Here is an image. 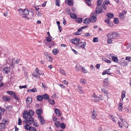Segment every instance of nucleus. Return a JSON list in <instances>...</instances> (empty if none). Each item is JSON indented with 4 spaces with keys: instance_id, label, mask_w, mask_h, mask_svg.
I'll use <instances>...</instances> for the list:
<instances>
[{
    "instance_id": "1",
    "label": "nucleus",
    "mask_w": 131,
    "mask_h": 131,
    "mask_svg": "<svg viewBox=\"0 0 131 131\" xmlns=\"http://www.w3.org/2000/svg\"><path fill=\"white\" fill-rule=\"evenodd\" d=\"M120 35L119 34L115 32H113L109 33L107 36L108 38H111V39H115L119 37Z\"/></svg>"
},
{
    "instance_id": "2",
    "label": "nucleus",
    "mask_w": 131,
    "mask_h": 131,
    "mask_svg": "<svg viewBox=\"0 0 131 131\" xmlns=\"http://www.w3.org/2000/svg\"><path fill=\"white\" fill-rule=\"evenodd\" d=\"M86 45L85 42H81L78 43L75 46V47L78 48H83L85 49V46Z\"/></svg>"
},
{
    "instance_id": "3",
    "label": "nucleus",
    "mask_w": 131,
    "mask_h": 131,
    "mask_svg": "<svg viewBox=\"0 0 131 131\" xmlns=\"http://www.w3.org/2000/svg\"><path fill=\"white\" fill-rule=\"evenodd\" d=\"M92 99L95 102H97L99 101V97L94 93L92 96Z\"/></svg>"
},
{
    "instance_id": "4",
    "label": "nucleus",
    "mask_w": 131,
    "mask_h": 131,
    "mask_svg": "<svg viewBox=\"0 0 131 131\" xmlns=\"http://www.w3.org/2000/svg\"><path fill=\"white\" fill-rule=\"evenodd\" d=\"M3 71L4 73L8 74L10 72V68L9 67H6L3 68Z\"/></svg>"
},
{
    "instance_id": "5",
    "label": "nucleus",
    "mask_w": 131,
    "mask_h": 131,
    "mask_svg": "<svg viewBox=\"0 0 131 131\" xmlns=\"http://www.w3.org/2000/svg\"><path fill=\"white\" fill-rule=\"evenodd\" d=\"M96 13L97 14L101 13H102V7H97L96 8Z\"/></svg>"
},
{
    "instance_id": "6",
    "label": "nucleus",
    "mask_w": 131,
    "mask_h": 131,
    "mask_svg": "<svg viewBox=\"0 0 131 131\" xmlns=\"http://www.w3.org/2000/svg\"><path fill=\"white\" fill-rule=\"evenodd\" d=\"M90 20L92 23H95L97 20V18L94 15L92 16L89 18Z\"/></svg>"
},
{
    "instance_id": "7",
    "label": "nucleus",
    "mask_w": 131,
    "mask_h": 131,
    "mask_svg": "<svg viewBox=\"0 0 131 131\" xmlns=\"http://www.w3.org/2000/svg\"><path fill=\"white\" fill-rule=\"evenodd\" d=\"M38 117L39 119L41 124H44L45 123V120L43 119V117L41 115H38Z\"/></svg>"
},
{
    "instance_id": "8",
    "label": "nucleus",
    "mask_w": 131,
    "mask_h": 131,
    "mask_svg": "<svg viewBox=\"0 0 131 131\" xmlns=\"http://www.w3.org/2000/svg\"><path fill=\"white\" fill-rule=\"evenodd\" d=\"M92 115L91 116V118L93 119H95L97 116V113L96 111H94V109L93 111L91 112Z\"/></svg>"
},
{
    "instance_id": "9",
    "label": "nucleus",
    "mask_w": 131,
    "mask_h": 131,
    "mask_svg": "<svg viewBox=\"0 0 131 131\" xmlns=\"http://www.w3.org/2000/svg\"><path fill=\"white\" fill-rule=\"evenodd\" d=\"M34 122L33 118L31 116H30L28 119V122L29 124L31 125Z\"/></svg>"
},
{
    "instance_id": "10",
    "label": "nucleus",
    "mask_w": 131,
    "mask_h": 131,
    "mask_svg": "<svg viewBox=\"0 0 131 131\" xmlns=\"http://www.w3.org/2000/svg\"><path fill=\"white\" fill-rule=\"evenodd\" d=\"M91 22L89 18H85L84 20H83V23L86 25H88Z\"/></svg>"
},
{
    "instance_id": "11",
    "label": "nucleus",
    "mask_w": 131,
    "mask_h": 131,
    "mask_svg": "<svg viewBox=\"0 0 131 131\" xmlns=\"http://www.w3.org/2000/svg\"><path fill=\"white\" fill-rule=\"evenodd\" d=\"M29 115L27 111H24L23 113V117L25 119H27Z\"/></svg>"
},
{
    "instance_id": "12",
    "label": "nucleus",
    "mask_w": 131,
    "mask_h": 131,
    "mask_svg": "<svg viewBox=\"0 0 131 131\" xmlns=\"http://www.w3.org/2000/svg\"><path fill=\"white\" fill-rule=\"evenodd\" d=\"M29 13V10L27 8L25 9L23 12V14L24 15H28Z\"/></svg>"
},
{
    "instance_id": "13",
    "label": "nucleus",
    "mask_w": 131,
    "mask_h": 131,
    "mask_svg": "<svg viewBox=\"0 0 131 131\" xmlns=\"http://www.w3.org/2000/svg\"><path fill=\"white\" fill-rule=\"evenodd\" d=\"M60 111L59 109L55 108V112L56 115L58 116L59 117L61 116V114L60 112Z\"/></svg>"
},
{
    "instance_id": "14",
    "label": "nucleus",
    "mask_w": 131,
    "mask_h": 131,
    "mask_svg": "<svg viewBox=\"0 0 131 131\" xmlns=\"http://www.w3.org/2000/svg\"><path fill=\"white\" fill-rule=\"evenodd\" d=\"M3 99L5 101H8L11 100V99L8 96H4L3 97Z\"/></svg>"
},
{
    "instance_id": "15",
    "label": "nucleus",
    "mask_w": 131,
    "mask_h": 131,
    "mask_svg": "<svg viewBox=\"0 0 131 131\" xmlns=\"http://www.w3.org/2000/svg\"><path fill=\"white\" fill-rule=\"evenodd\" d=\"M43 99V98L45 100H48L49 99V95L46 94H44L42 95Z\"/></svg>"
},
{
    "instance_id": "16",
    "label": "nucleus",
    "mask_w": 131,
    "mask_h": 131,
    "mask_svg": "<svg viewBox=\"0 0 131 131\" xmlns=\"http://www.w3.org/2000/svg\"><path fill=\"white\" fill-rule=\"evenodd\" d=\"M106 16L109 19L113 18L114 16V15L112 13H111L107 14Z\"/></svg>"
},
{
    "instance_id": "17",
    "label": "nucleus",
    "mask_w": 131,
    "mask_h": 131,
    "mask_svg": "<svg viewBox=\"0 0 131 131\" xmlns=\"http://www.w3.org/2000/svg\"><path fill=\"white\" fill-rule=\"evenodd\" d=\"M36 112L38 115H41L42 113V111L41 109H38L36 110Z\"/></svg>"
},
{
    "instance_id": "18",
    "label": "nucleus",
    "mask_w": 131,
    "mask_h": 131,
    "mask_svg": "<svg viewBox=\"0 0 131 131\" xmlns=\"http://www.w3.org/2000/svg\"><path fill=\"white\" fill-rule=\"evenodd\" d=\"M32 99L30 97H27L26 100V102L27 104H30L32 103Z\"/></svg>"
},
{
    "instance_id": "19",
    "label": "nucleus",
    "mask_w": 131,
    "mask_h": 131,
    "mask_svg": "<svg viewBox=\"0 0 131 131\" xmlns=\"http://www.w3.org/2000/svg\"><path fill=\"white\" fill-rule=\"evenodd\" d=\"M59 51V50L58 49H54L52 50V53L53 55L56 54Z\"/></svg>"
},
{
    "instance_id": "20",
    "label": "nucleus",
    "mask_w": 131,
    "mask_h": 131,
    "mask_svg": "<svg viewBox=\"0 0 131 131\" xmlns=\"http://www.w3.org/2000/svg\"><path fill=\"white\" fill-rule=\"evenodd\" d=\"M108 79V78H107L105 79L103 81V83H104V85H106V88L107 87V85H109V83L107 82Z\"/></svg>"
},
{
    "instance_id": "21",
    "label": "nucleus",
    "mask_w": 131,
    "mask_h": 131,
    "mask_svg": "<svg viewBox=\"0 0 131 131\" xmlns=\"http://www.w3.org/2000/svg\"><path fill=\"white\" fill-rule=\"evenodd\" d=\"M28 113L30 116H31L33 115L34 112L32 110H29V111L28 112Z\"/></svg>"
},
{
    "instance_id": "22",
    "label": "nucleus",
    "mask_w": 131,
    "mask_h": 131,
    "mask_svg": "<svg viewBox=\"0 0 131 131\" xmlns=\"http://www.w3.org/2000/svg\"><path fill=\"white\" fill-rule=\"evenodd\" d=\"M38 101H41L43 100V96L41 95H38L36 97Z\"/></svg>"
},
{
    "instance_id": "23",
    "label": "nucleus",
    "mask_w": 131,
    "mask_h": 131,
    "mask_svg": "<svg viewBox=\"0 0 131 131\" xmlns=\"http://www.w3.org/2000/svg\"><path fill=\"white\" fill-rule=\"evenodd\" d=\"M70 16L72 19H75L77 18V16L76 14L72 13L70 14Z\"/></svg>"
},
{
    "instance_id": "24",
    "label": "nucleus",
    "mask_w": 131,
    "mask_h": 131,
    "mask_svg": "<svg viewBox=\"0 0 131 131\" xmlns=\"http://www.w3.org/2000/svg\"><path fill=\"white\" fill-rule=\"evenodd\" d=\"M112 59L113 61L116 63L118 62V60L117 58L115 56H113L112 57Z\"/></svg>"
},
{
    "instance_id": "25",
    "label": "nucleus",
    "mask_w": 131,
    "mask_h": 131,
    "mask_svg": "<svg viewBox=\"0 0 131 131\" xmlns=\"http://www.w3.org/2000/svg\"><path fill=\"white\" fill-rule=\"evenodd\" d=\"M78 86L79 89V92L81 94L84 93V91L82 89V87L80 86V85H78Z\"/></svg>"
},
{
    "instance_id": "26",
    "label": "nucleus",
    "mask_w": 131,
    "mask_h": 131,
    "mask_svg": "<svg viewBox=\"0 0 131 131\" xmlns=\"http://www.w3.org/2000/svg\"><path fill=\"white\" fill-rule=\"evenodd\" d=\"M119 16L121 20H124V15L123 14H122V13H120L119 15Z\"/></svg>"
},
{
    "instance_id": "27",
    "label": "nucleus",
    "mask_w": 131,
    "mask_h": 131,
    "mask_svg": "<svg viewBox=\"0 0 131 131\" xmlns=\"http://www.w3.org/2000/svg\"><path fill=\"white\" fill-rule=\"evenodd\" d=\"M13 97L15 99H16L17 100L19 101L20 100V98L18 97L17 95H16V94L14 93L13 94Z\"/></svg>"
},
{
    "instance_id": "28",
    "label": "nucleus",
    "mask_w": 131,
    "mask_h": 131,
    "mask_svg": "<svg viewBox=\"0 0 131 131\" xmlns=\"http://www.w3.org/2000/svg\"><path fill=\"white\" fill-rule=\"evenodd\" d=\"M30 126H29V125L27 124H26L24 126V128L26 130H30Z\"/></svg>"
},
{
    "instance_id": "29",
    "label": "nucleus",
    "mask_w": 131,
    "mask_h": 131,
    "mask_svg": "<svg viewBox=\"0 0 131 131\" xmlns=\"http://www.w3.org/2000/svg\"><path fill=\"white\" fill-rule=\"evenodd\" d=\"M61 124L59 121H56L55 123V125L57 127H60Z\"/></svg>"
},
{
    "instance_id": "30",
    "label": "nucleus",
    "mask_w": 131,
    "mask_h": 131,
    "mask_svg": "<svg viewBox=\"0 0 131 131\" xmlns=\"http://www.w3.org/2000/svg\"><path fill=\"white\" fill-rule=\"evenodd\" d=\"M110 70V69H106L105 71H103L102 73V74L103 75H105L106 74H107L109 72Z\"/></svg>"
},
{
    "instance_id": "31",
    "label": "nucleus",
    "mask_w": 131,
    "mask_h": 131,
    "mask_svg": "<svg viewBox=\"0 0 131 131\" xmlns=\"http://www.w3.org/2000/svg\"><path fill=\"white\" fill-rule=\"evenodd\" d=\"M60 127L61 129H64L66 128V125L64 123H61Z\"/></svg>"
},
{
    "instance_id": "32",
    "label": "nucleus",
    "mask_w": 131,
    "mask_h": 131,
    "mask_svg": "<svg viewBox=\"0 0 131 131\" xmlns=\"http://www.w3.org/2000/svg\"><path fill=\"white\" fill-rule=\"evenodd\" d=\"M77 22L79 23H81L82 20V19L80 18H78L75 20Z\"/></svg>"
},
{
    "instance_id": "33",
    "label": "nucleus",
    "mask_w": 131,
    "mask_h": 131,
    "mask_svg": "<svg viewBox=\"0 0 131 131\" xmlns=\"http://www.w3.org/2000/svg\"><path fill=\"white\" fill-rule=\"evenodd\" d=\"M110 4V2L108 0H105L104 1L102 4L103 5H108Z\"/></svg>"
},
{
    "instance_id": "34",
    "label": "nucleus",
    "mask_w": 131,
    "mask_h": 131,
    "mask_svg": "<svg viewBox=\"0 0 131 131\" xmlns=\"http://www.w3.org/2000/svg\"><path fill=\"white\" fill-rule=\"evenodd\" d=\"M126 92L125 91H123L122 93V99L123 100V98L125 96Z\"/></svg>"
},
{
    "instance_id": "35",
    "label": "nucleus",
    "mask_w": 131,
    "mask_h": 131,
    "mask_svg": "<svg viewBox=\"0 0 131 131\" xmlns=\"http://www.w3.org/2000/svg\"><path fill=\"white\" fill-rule=\"evenodd\" d=\"M81 69L82 72L84 73H86L88 72V71L86 70L84 67H82Z\"/></svg>"
},
{
    "instance_id": "36",
    "label": "nucleus",
    "mask_w": 131,
    "mask_h": 131,
    "mask_svg": "<svg viewBox=\"0 0 131 131\" xmlns=\"http://www.w3.org/2000/svg\"><path fill=\"white\" fill-rule=\"evenodd\" d=\"M30 130H29L30 131H37L36 128L34 127L30 126Z\"/></svg>"
},
{
    "instance_id": "37",
    "label": "nucleus",
    "mask_w": 131,
    "mask_h": 131,
    "mask_svg": "<svg viewBox=\"0 0 131 131\" xmlns=\"http://www.w3.org/2000/svg\"><path fill=\"white\" fill-rule=\"evenodd\" d=\"M114 22L115 24H118L119 23V21H118V18H114Z\"/></svg>"
},
{
    "instance_id": "38",
    "label": "nucleus",
    "mask_w": 131,
    "mask_h": 131,
    "mask_svg": "<svg viewBox=\"0 0 131 131\" xmlns=\"http://www.w3.org/2000/svg\"><path fill=\"white\" fill-rule=\"evenodd\" d=\"M80 82L81 83H83L85 84L86 82V80L83 79H81L80 80Z\"/></svg>"
},
{
    "instance_id": "39",
    "label": "nucleus",
    "mask_w": 131,
    "mask_h": 131,
    "mask_svg": "<svg viewBox=\"0 0 131 131\" xmlns=\"http://www.w3.org/2000/svg\"><path fill=\"white\" fill-rule=\"evenodd\" d=\"M102 0H97V5L98 6L100 5L102 3Z\"/></svg>"
},
{
    "instance_id": "40",
    "label": "nucleus",
    "mask_w": 131,
    "mask_h": 131,
    "mask_svg": "<svg viewBox=\"0 0 131 131\" xmlns=\"http://www.w3.org/2000/svg\"><path fill=\"white\" fill-rule=\"evenodd\" d=\"M49 103L51 104H54V102L53 100L50 99L49 100Z\"/></svg>"
},
{
    "instance_id": "41",
    "label": "nucleus",
    "mask_w": 131,
    "mask_h": 131,
    "mask_svg": "<svg viewBox=\"0 0 131 131\" xmlns=\"http://www.w3.org/2000/svg\"><path fill=\"white\" fill-rule=\"evenodd\" d=\"M99 41L97 37H94L93 38V42H97Z\"/></svg>"
},
{
    "instance_id": "42",
    "label": "nucleus",
    "mask_w": 131,
    "mask_h": 131,
    "mask_svg": "<svg viewBox=\"0 0 131 131\" xmlns=\"http://www.w3.org/2000/svg\"><path fill=\"white\" fill-rule=\"evenodd\" d=\"M4 112V109L3 108H0V114H3Z\"/></svg>"
},
{
    "instance_id": "43",
    "label": "nucleus",
    "mask_w": 131,
    "mask_h": 131,
    "mask_svg": "<svg viewBox=\"0 0 131 131\" xmlns=\"http://www.w3.org/2000/svg\"><path fill=\"white\" fill-rule=\"evenodd\" d=\"M7 92L8 94L12 95H13V94L14 93V92L13 91H7Z\"/></svg>"
},
{
    "instance_id": "44",
    "label": "nucleus",
    "mask_w": 131,
    "mask_h": 131,
    "mask_svg": "<svg viewBox=\"0 0 131 131\" xmlns=\"http://www.w3.org/2000/svg\"><path fill=\"white\" fill-rule=\"evenodd\" d=\"M111 38H108L107 40V42L108 43H111L112 42V40Z\"/></svg>"
},
{
    "instance_id": "45",
    "label": "nucleus",
    "mask_w": 131,
    "mask_h": 131,
    "mask_svg": "<svg viewBox=\"0 0 131 131\" xmlns=\"http://www.w3.org/2000/svg\"><path fill=\"white\" fill-rule=\"evenodd\" d=\"M37 74H38L39 75H43L44 73L42 72L40 70L37 73Z\"/></svg>"
},
{
    "instance_id": "46",
    "label": "nucleus",
    "mask_w": 131,
    "mask_h": 131,
    "mask_svg": "<svg viewBox=\"0 0 131 131\" xmlns=\"http://www.w3.org/2000/svg\"><path fill=\"white\" fill-rule=\"evenodd\" d=\"M72 1H68L67 4L69 5L72 6L73 5V4L72 2Z\"/></svg>"
},
{
    "instance_id": "47",
    "label": "nucleus",
    "mask_w": 131,
    "mask_h": 131,
    "mask_svg": "<svg viewBox=\"0 0 131 131\" xmlns=\"http://www.w3.org/2000/svg\"><path fill=\"white\" fill-rule=\"evenodd\" d=\"M56 5L58 6L60 5V1L59 0H57L56 2Z\"/></svg>"
},
{
    "instance_id": "48",
    "label": "nucleus",
    "mask_w": 131,
    "mask_h": 131,
    "mask_svg": "<svg viewBox=\"0 0 131 131\" xmlns=\"http://www.w3.org/2000/svg\"><path fill=\"white\" fill-rule=\"evenodd\" d=\"M46 40L48 42H50L51 41V39L50 37H46Z\"/></svg>"
},
{
    "instance_id": "49",
    "label": "nucleus",
    "mask_w": 131,
    "mask_h": 131,
    "mask_svg": "<svg viewBox=\"0 0 131 131\" xmlns=\"http://www.w3.org/2000/svg\"><path fill=\"white\" fill-rule=\"evenodd\" d=\"M81 34V33L78 31H77L74 33V35H80Z\"/></svg>"
},
{
    "instance_id": "50",
    "label": "nucleus",
    "mask_w": 131,
    "mask_h": 131,
    "mask_svg": "<svg viewBox=\"0 0 131 131\" xmlns=\"http://www.w3.org/2000/svg\"><path fill=\"white\" fill-rule=\"evenodd\" d=\"M86 4H87L89 6L91 5V0H88L87 1H86Z\"/></svg>"
},
{
    "instance_id": "51",
    "label": "nucleus",
    "mask_w": 131,
    "mask_h": 131,
    "mask_svg": "<svg viewBox=\"0 0 131 131\" xmlns=\"http://www.w3.org/2000/svg\"><path fill=\"white\" fill-rule=\"evenodd\" d=\"M21 120L20 118H18V124L19 125H20L21 124Z\"/></svg>"
},
{
    "instance_id": "52",
    "label": "nucleus",
    "mask_w": 131,
    "mask_h": 131,
    "mask_svg": "<svg viewBox=\"0 0 131 131\" xmlns=\"http://www.w3.org/2000/svg\"><path fill=\"white\" fill-rule=\"evenodd\" d=\"M33 123V125L34 126H35L36 127H38L39 126V125H38V123H36L35 122H34Z\"/></svg>"
},
{
    "instance_id": "53",
    "label": "nucleus",
    "mask_w": 131,
    "mask_h": 131,
    "mask_svg": "<svg viewBox=\"0 0 131 131\" xmlns=\"http://www.w3.org/2000/svg\"><path fill=\"white\" fill-rule=\"evenodd\" d=\"M125 60L128 61H131V57H127L126 58Z\"/></svg>"
},
{
    "instance_id": "54",
    "label": "nucleus",
    "mask_w": 131,
    "mask_h": 131,
    "mask_svg": "<svg viewBox=\"0 0 131 131\" xmlns=\"http://www.w3.org/2000/svg\"><path fill=\"white\" fill-rule=\"evenodd\" d=\"M32 76L35 77L36 78H38V75L36 74L35 73H33L32 74Z\"/></svg>"
},
{
    "instance_id": "55",
    "label": "nucleus",
    "mask_w": 131,
    "mask_h": 131,
    "mask_svg": "<svg viewBox=\"0 0 131 131\" xmlns=\"http://www.w3.org/2000/svg\"><path fill=\"white\" fill-rule=\"evenodd\" d=\"M37 91L36 89L35 88H33L31 89L30 92H37Z\"/></svg>"
},
{
    "instance_id": "56",
    "label": "nucleus",
    "mask_w": 131,
    "mask_h": 131,
    "mask_svg": "<svg viewBox=\"0 0 131 131\" xmlns=\"http://www.w3.org/2000/svg\"><path fill=\"white\" fill-rule=\"evenodd\" d=\"M47 59L49 61H51L52 59H51V57L50 56H48L47 58Z\"/></svg>"
},
{
    "instance_id": "57",
    "label": "nucleus",
    "mask_w": 131,
    "mask_h": 131,
    "mask_svg": "<svg viewBox=\"0 0 131 131\" xmlns=\"http://www.w3.org/2000/svg\"><path fill=\"white\" fill-rule=\"evenodd\" d=\"M76 42H77V44L78 43H79V41L80 40V39L78 38H75L74 39Z\"/></svg>"
},
{
    "instance_id": "58",
    "label": "nucleus",
    "mask_w": 131,
    "mask_h": 131,
    "mask_svg": "<svg viewBox=\"0 0 131 131\" xmlns=\"http://www.w3.org/2000/svg\"><path fill=\"white\" fill-rule=\"evenodd\" d=\"M27 15L23 16H22V17L24 18H25L26 19H29V18L28 16H27Z\"/></svg>"
},
{
    "instance_id": "59",
    "label": "nucleus",
    "mask_w": 131,
    "mask_h": 131,
    "mask_svg": "<svg viewBox=\"0 0 131 131\" xmlns=\"http://www.w3.org/2000/svg\"><path fill=\"white\" fill-rule=\"evenodd\" d=\"M101 90L103 92H104V93L106 94L107 95V92L105 89L104 88L102 89H101Z\"/></svg>"
},
{
    "instance_id": "60",
    "label": "nucleus",
    "mask_w": 131,
    "mask_h": 131,
    "mask_svg": "<svg viewBox=\"0 0 131 131\" xmlns=\"http://www.w3.org/2000/svg\"><path fill=\"white\" fill-rule=\"evenodd\" d=\"M118 124L119 126L121 128H122L123 126L120 121H118Z\"/></svg>"
},
{
    "instance_id": "61",
    "label": "nucleus",
    "mask_w": 131,
    "mask_h": 131,
    "mask_svg": "<svg viewBox=\"0 0 131 131\" xmlns=\"http://www.w3.org/2000/svg\"><path fill=\"white\" fill-rule=\"evenodd\" d=\"M60 71L61 73L62 74H65V71L63 70L60 69Z\"/></svg>"
},
{
    "instance_id": "62",
    "label": "nucleus",
    "mask_w": 131,
    "mask_h": 131,
    "mask_svg": "<svg viewBox=\"0 0 131 131\" xmlns=\"http://www.w3.org/2000/svg\"><path fill=\"white\" fill-rule=\"evenodd\" d=\"M52 120L53 121L56 122L57 121V118L56 117V116H55L52 119Z\"/></svg>"
},
{
    "instance_id": "63",
    "label": "nucleus",
    "mask_w": 131,
    "mask_h": 131,
    "mask_svg": "<svg viewBox=\"0 0 131 131\" xmlns=\"http://www.w3.org/2000/svg\"><path fill=\"white\" fill-rule=\"evenodd\" d=\"M75 69L77 71H79L80 70L81 68H79L77 66H76L75 68Z\"/></svg>"
},
{
    "instance_id": "64",
    "label": "nucleus",
    "mask_w": 131,
    "mask_h": 131,
    "mask_svg": "<svg viewBox=\"0 0 131 131\" xmlns=\"http://www.w3.org/2000/svg\"><path fill=\"white\" fill-rule=\"evenodd\" d=\"M55 42L53 41H52L50 43V45L51 46L54 45L55 44Z\"/></svg>"
}]
</instances>
